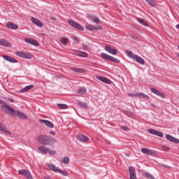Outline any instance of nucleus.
Wrapping results in <instances>:
<instances>
[{
	"label": "nucleus",
	"instance_id": "54",
	"mask_svg": "<svg viewBox=\"0 0 179 179\" xmlns=\"http://www.w3.org/2000/svg\"><path fill=\"white\" fill-rule=\"evenodd\" d=\"M166 149L168 150H170V148H169V147H166Z\"/></svg>",
	"mask_w": 179,
	"mask_h": 179
},
{
	"label": "nucleus",
	"instance_id": "23",
	"mask_svg": "<svg viewBox=\"0 0 179 179\" xmlns=\"http://www.w3.org/2000/svg\"><path fill=\"white\" fill-rule=\"evenodd\" d=\"M141 151L142 153H143V155H153V153H155L153 150H149L148 148H141Z\"/></svg>",
	"mask_w": 179,
	"mask_h": 179
},
{
	"label": "nucleus",
	"instance_id": "25",
	"mask_svg": "<svg viewBox=\"0 0 179 179\" xmlns=\"http://www.w3.org/2000/svg\"><path fill=\"white\" fill-rule=\"evenodd\" d=\"M33 87H34V85H27L25 87L20 90V93H25V92L30 90V89H33Z\"/></svg>",
	"mask_w": 179,
	"mask_h": 179
},
{
	"label": "nucleus",
	"instance_id": "7",
	"mask_svg": "<svg viewBox=\"0 0 179 179\" xmlns=\"http://www.w3.org/2000/svg\"><path fill=\"white\" fill-rule=\"evenodd\" d=\"M96 78L98 79V80H100V82L106 83V85H111L113 83V81L106 77L96 76Z\"/></svg>",
	"mask_w": 179,
	"mask_h": 179
},
{
	"label": "nucleus",
	"instance_id": "20",
	"mask_svg": "<svg viewBox=\"0 0 179 179\" xmlns=\"http://www.w3.org/2000/svg\"><path fill=\"white\" fill-rule=\"evenodd\" d=\"M31 20L32 23H34V24H36V26H38V27H43V22H41V21H40L36 17H31Z\"/></svg>",
	"mask_w": 179,
	"mask_h": 179
},
{
	"label": "nucleus",
	"instance_id": "59",
	"mask_svg": "<svg viewBox=\"0 0 179 179\" xmlns=\"http://www.w3.org/2000/svg\"><path fill=\"white\" fill-rule=\"evenodd\" d=\"M178 131H179V129H178Z\"/></svg>",
	"mask_w": 179,
	"mask_h": 179
},
{
	"label": "nucleus",
	"instance_id": "16",
	"mask_svg": "<svg viewBox=\"0 0 179 179\" xmlns=\"http://www.w3.org/2000/svg\"><path fill=\"white\" fill-rule=\"evenodd\" d=\"M24 41L28 43V44H31V45H36V47L38 45V42L36 39L27 38H24Z\"/></svg>",
	"mask_w": 179,
	"mask_h": 179
},
{
	"label": "nucleus",
	"instance_id": "15",
	"mask_svg": "<svg viewBox=\"0 0 179 179\" xmlns=\"http://www.w3.org/2000/svg\"><path fill=\"white\" fill-rule=\"evenodd\" d=\"M39 122L41 124H44V125H46V127L48 128H54V124H52V122H50L49 120L41 119Z\"/></svg>",
	"mask_w": 179,
	"mask_h": 179
},
{
	"label": "nucleus",
	"instance_id": "19",
	"mask_svg": "<svg viewBox=\"0 0 179 179\" xmlns=\"http://www.w3.org/2000/svg\"><path fill=\"white\" fill-rule=\"evenodd\" d=\"M105 50L110 54H112V55H117V50L113 49V48H111L110 46H105Z\"/></svg>",
	"mask_w": 179,
	"mask_h": 179
},
{
	"label": "nucleus",
	"instance_id": "58",
	"mask_svg": "<svg viewBox=\"0 0 179 179\" xmlns=\"http://www.w3.org/2000/svg\"><path fill=\"white\" fill-rule=\"evenodd\" d=\"M178 48L179 49V45L178 46Z\"/></svg>",
	"mask_w": 179,
	"mask_h": 179
},
{
	"label": "nucleus",
	"instance_id": "49",
	"mask_svg": "<svg viewBox=\"0 0 179 179\" xmlns=\"http://www.w3.org/2000/svg\"><path fill=\"white\" fill-rule=\"evenodd\" d=\"M43 178L44 179H54V178H51L50 176H44Z\"/></svg>",
	"mask_w": 179,
	"mask_h": 179
},
{
	"label": "nucleus",
	"instance_id": "3",
	"mask_svg": "<svg viewBox=\"0 0 179 179\" xmlns=\"http://www.w3.org/2000/svg\"><path fill=\"white\" fill-rule=\"evenodd\" d=\"M101 57L102 59H105L106 61H110V62H115L116 64H120V59H116L115 57L113 56H110L109 55H107L104 52L101 53Z\"/></svg>",
	"mask_w": 179,
	"mask_h": 179
},
{
	"label": "nucleus",
	"instance_id": "43",
	"mask_svg": "<svg viewBox=\"0 0 179 179\" xmlns=\"http://www.w3.org/2000/svg\"><path fill=\"white\" fill-rule=\"evenodd\" d=\"M151 6H156V3H155V1H153L152 0H150V2H148Z\"/></svg>",
	"mask_w": 179,
	"mask_h": 179
},
{
	"label": "nucleus",
	"instance_id": "35",
	"mask_svg": "<svg viewBox=\"0 0 179 179\" xmlns=\"http://www.w3.org/2000/svg\"><path fill=\"white\" fill-rule=\"evenodd\" d=\"M144 176H145V178L155 179V176H153V175H152L149 172H145L144 173Z\"/></svg>",
	"mask_w": 179,
	"mask_h": 179
},
{
	"label": "nucleus",
	"instance_id": "42",
	"mask_svg": "<svg viewBox=\"0 0 179 179\" xmlns=\"http://www.w3.org/2000/svg\"><path fill=\"white\" fill-rule=\"evenodd\" d=\"M72 40H73L75 43H79V38L77 36H73Z\"/></svg>",
	"mask_w": 179,
	"mask_h": 179
},
{
	"label": "nucleus",
	"instance_id": "9",
	"mask_svg": "<svg viewBox=\"0 0 179 179\" xmlns=\"http://www.w3.org/2000/svg\"><path fill=\"white\" fill-rule=\"evenodd\" d=\"M13 117H18V118H20L21 120H27V116L23 114L20 110H15Z\"/></svg>",
	"mask_w": 179,
	"mask_h": 179
},
{
	"label": "nucleus",
	"instance_id": "18",
	"mask_svg": "<svg viewBox=\"0 0 179 179\" xmlns=\"http://www.w3.org/2000/svg\"><path fill=\"white\" fill-rule=\"evenodd\" d=\"M166 136L167 141H169V142H173V143H179L178 138H176V137H173L170 134H167Z\"/></svg>",
	"mask_w": 179,
	"mask_h": 179
},
{
	"label": "nucleus",
	"instance_id": "6",
	"mask_svg": "<svg viewBox=\"0 0 179 179\" xmlns=\"http://www.w3.org/2000/svg\"><path fill=\"white\" fill-rule=\"evenodd\" d=\"M18 174H20V176H24L27 179H33L31 173H30L28 170L21 169L18 171Z\"/></svg>",
	"mask_w": 179,
	"mask_h": 179
},
{
	"label": "nucleus",
	"instance_id": "39",
	"mask_svg": "<svg viewBox=\"0 0 179 179\" xmlns=\"http://www.w3.org/2000/svg\"><path fill=\"white\" fill-rule=\"evenodd\" d=\"M59 173H60V174H62V176H64L65 177H66V176H68V172L66 171H62L59 169Z\"/></svg>",
	"mask_w": 179,
	"mask_h": 179
},
{
	"label": "nucleus",
	"instance_id": "10",
	"mask_svg": "<svg viewBox=\"0 0 179 179\" xmlns=\"http://www.w3.org/2000/svg\"><path fill=\"white\" fill-rule=\"evenodd\" d=\"M149 134H151L152 135H156V136H159V138H163V133L161 131H159L157 130L153 129H148Z\"/></svg>",
	"mask_w": 179,
	"mask_h": 179
},
{
	"label": "nucleus",
	"instance_id": "57",
	"mask_svg": "<svg viewBox=\"0 0 179 179\" xmlns=\"http://www.w3.org/2000/svg\"><path fill=\"white\" fill-rule=\"evenodd\" d=\"M178 58H179V54L178 55Z\"/></svg>",
	"mask_w": 179,
	"mask_h": 179
},
{
	"label": "nucleus",
	"instance_id": "33",
	"mask_svg": "<svg viewBox=\"0 0 179 179\" xmlns=\"http://www.w3.org/2000/svg\"><path fill=\"white\" fill-rule=\"evenodd\" d=\"M137 21L138 22V23H140L141 24H142L143 26H148V22H146V20H145L144 19L142 18H138Z\"/></svg>",
	"mask_w": 179,
	"mask_h": 179
},
{
	"label": "nucleus",
	"instance_id": "5",
	"mask_svg": "<svg viewBox=\"0 0 179 179\" xmlns=\"http://www.w3.org/2000/svg\"><path fill=\"white\" fill-rule=\"evenodd\" d=\"M68 24L71 26V27H73L74 29H76L77 30H80L81 31H83L85 30V28L82 27L79 23L72 20H68Z\"/></svg>",
	"mask_w": 179,
	"mask_h": 179
},
{
	"label": "nucleus",
	"instance_id": "53",
	"mask_svg": "<svg viewBox=\"0 0 179 179\" xmlns=\"http://www.w3.org/2000/svg\"><path fill=\"white\" fill-rule=\"evenodd\" d=\"M176 29H179V24L176 25Z\"/></svg>",
	"mask_w": 179,
	"mask_h": 179
},
{
	"label": "nucleus",
	"instance_id": "12",
	"mask_svg": "<svg viewBox=\"0 0 179 179\" xmlns=\"http://www.w3.org/2000/svg\"><path fill=\"white\" fill-rule=\"evenodd\" d=\"M73 52L75 55L78 57H82L83 58H87V52H82L79 50H73Z\"/></svg>",
	"mask_w": 179,
	"mask_h": 179
},
{
	"label": "nucleus",
	"instance_id": "47",
	"mask_svg": "<svg viewBox=\"0 0 179 179\" xmlns=\"http://www.w3.org/2000/svg\"><path fill=\"white\" fill-rule=\"evenodd\" d=\"M122 129L123 131H128V128H127L126 126H122Z\"/></svg>",
	"mask_w": 179,
	"mask_h": 179
},
{
	"label": "nucleus",
	"instance_id": "51",
	"mask_svg": "<svg viewBox=\"0 0 179 179\" xmlns=\"http://www.w3.org/2000/svg\"><path fill=\"white\" fill-rule=\"evenodd\" d=\"M162 166H163V167H166L167 169H170V166L167 165L162 164Z\"/></svg>",
	"mask_w": 179,
	"mask_h": 179
},
{
	"label": "nucleus",
	"instance_id": "55",
	"mask_svg": "<svg viewBox=\"0 0 179 179\" xmlns=\"http://www.w3.org/2000/svg\"><path fill=\"white\" fill-rule=\"evenodd\" d=\"M151 106H152L153 107H155V104H153V103H151Z\"/></svg>",
	"mask_w": 179,
	"mask_h": 179
},
{
	"label": "nucleus",
	"instance_id": "22",
	"mask_svg": "<svg viewBox=\"0 0 179 179\" xmlns=\"http://www.w3.org/2000/svg\"><path fill=\"white\" fill-rule=\"evenodd\" d=\"M71 70L73 72H76L77 73H85L86 72L85 69H79L76 67L71 68Z\"/></svg>",
	"mask_w": 179,
	"mask_h": 179
},
{
	"label": "nucleus",
	"instance_id": "8",
	"mask_svg": "<svg viewBox=\"0 0 179 179\" xmlns=\"http://www.w3.org/2000/svg\"><path fill=\"white\" fill-rule=\"evenodd\" d=\"M150 90L152 92L154 93V94H156L157 96H159V97H161V99H166V95L163 94V92L159 91L155 87L150 88Z\"/></svg>",
	"mask_w": 179,
	"mask_h": 179
},
{
	"label": "nucleus",
	"instance_id": "41",
	"mask_svg": "<svg viewBox=\"0 0 179 179\" xmlns=\"http://www.w3.org/2000/svg\"><path fill=\"white\" fill-rule=\"evenodd\" d=\"M49 155H51L52 156L55 155V153H57V152H55V150H48V151Z\"/></svg>",
	"mask_w": 179,
	"mask_h": 179
},
{
	"label": "nucleus",
	"instance_id": "31",
	"mask_svg": "<svg viewBox=\"0 0 179 179\" xmlns=\"http://www.w3.org/2000/svg\"><path fill=\"white\" fill-rule=\"evenodd\" d=\"M59 41L61 44H63V45H66L68 44V38L65 37H61Z\"/></svg>",
	"mask_w": 179,
	"mask_h": 179
},
{
	"label": "nucleus",
	"instance_id": "27",
	"mask_svg": "<svg viewBox=\"0 0 179 179\" xmlns=\"http://www.w3.org/2000/svg\"><path fill=\"white\" fill-rule=\"evenodd\" d=\"M100 29H101V27H94V26L90 25V24H88L86 26L87 30H100Z\"/></svg>",
	"mask_w": 179,
	"mask_h": 179
},
{
	"label": "nucleus",
	"instance_id": "32",
	"mask_svg": "<svg viewBox=\"0 0 179 179\" xmlns=\"http://www.w3.org/2000/svg\"><path fill=\"white\" fill-rule=\"evenodd\" d=\"M48 167L52 170V171H59V169L57 168V166L52 164H50L48 165Z\"/></svg>",
	"mask_w": 179,
	"mask_h": 179
},
{
	"label": "nucleus",
	"instance_id": "56",
	"mask_svg": "<svg viewBox=\"0 0 179 179\" xmlns=\"http://www.w3.org/2000/svg\"><path fill=\"white\" fill-rule=\"evenodd\" d=\"M145 1H146V2H150V0H145Z\"/></svg>",
	"mask_w": 179,
	"mask_h": 179
},
{
	"label": "nucleus",
	"instance_id": "34",
	"mask_svg": "<svg viewBox=\"0 0 179 179\" xmlns=\"http://www.w3.org/2000/svg\"><path fill=\"white\" fill-rule=\"evenodd\" d=\"M77 93L78 94H86V88L85 87H80L78 90Z\"/></svg>",
	"mask_w": 179,
	"mask_h": 179
},
{
	"label": "nucleus",
	"instance_id": "45",
	"mask_svg": "<svg viewBox=\"0 0 179 179\" xmlns=\"http://www.w3.org/2000/svg\"><path fill=\"white\" fill-rule=\"evenodd\" d=\"M0 104H2L1 106H6L7 103L3 100L0 99Z\"/></svg>",
	"mask_w": 179,
	"mask_h": 179
},
{
	"label": "nucleus",
	"instance_id": "17",
	"mask_svg": "<svg viewBox=\"0 0 179 179\" xmlns=\"http://www.w3.org/2000/svg\"><path fill=\"white\" fill-rule=\"evenodd\" d=\"M3 59H6V61H8V62H11L13 64H17V60L15 58L10 57L8 55H3Z\"/></svg>",
	"mask_w": 179,
	"mask_h": 179
},
{
	"label": "nucleus",
	"instance_id": "44",
	"mask_svg": "<svg viewBox=\"0 0 179 179\" xmlns=\"http://www.w3.org/2000/svg\"><path fill=\"white\" fill-rule=\"evenodd\" d=\"M136 93H131L129 94V96H131V97H138V95H136Z\"/></svg>",
	"mask_w": 179,
	"mask_h": 179
},
{
	"label": "nucleus",
	"instance_id": "30",
	"mask_svg": "<svg viewBox=\"0 0 179 179\" xmlns=\"http://www.w3.org/2000/svg\"><path fill=\"white\" fill-rule=\"evenodd\" d=\"M136 96H137V97H142L143 99H149V96L145 94L143 92H140V93H136Z\"/></svg>",
	"mask_w": 179,
	"mask_h": 179
},
{
	"label": "nucleus",
	"instance_id": "11",
	"mask_svg": "<svg viewBox=\"0 0 179 179\" xmlns=\"http://www.w3.org/2000/svg\"><path fill=\"white\" fill-rule=\"evenodd\" d=\"M130 179H136V171H135V168L133 166L129 167Z\"/></svg>",
	"mask_w": 179,
	"mask_h": 179
},
{
	"label": "nucleus",
	"instance_id": "52",
	"mask_svg": "<svg viewBox=\"0 0 179 179\" xmlns=\"http://www.w3.org/2000/svg\"><path fill=\"white\" fill-rule=\"evenodd\" d=\"M51 20L53 21H55V20H57V18H55V17H51Z\"/></svg>",
	"mask_w": 179,
	"mask_h": 179
},
{
	"label": "nucleus",
	"instance_id": "38",
	"mask_svg": "<svg viewBox=\"0 0 179 179\" xmlns=\"http://www.w3.org/2000/svg\"><path fill=\"white\" fill-rule=\"evenodd\" d=\"M61 163H63V164H68V163H69V157H64L63 160L61 161Z\"/></svg>",
	"mask_w": 179,
	"mask_h": 179
},
{
	"label": "nucleus",
	"instance_id": "28",
	"mask_svg": "<svg viewBox=\"0 0 179 179\" xmlns=\"http://www.w3.org/2000/svg\"><path fill=\"white\" fill-rule=\"evenodd\" d=\"M38 150L43 153H48V150H50V149L47 148L44 145H41L38 147Z\"/></svg>",
	"mask_w": 179,
	"mask_h": 179
},
{
	"label": "nucleus",
	"instance_id": "26",
	"mask_svg": "<svg viewBox=\"0 0 179 179\" xmlns=\"http://www.w3.org/2000/svg\"><path fill=\"white\" fill-rule=\"evenodd\" d=\"M0 45H2L3 47H9L10 43L5 41V39H0Z\"/></svg>",
	"mask_w": 179,
	"mask_h": 179
},
{
	"label": "nucleus",
	"instance_id": "24",
	"mask_svg": "<svg viewBox=\"0 0 179 179\" xmlns=\"http://www.w3.org/2000/svg\"><path fill=\"white\" fill-rule=\"evenodd\" d=\"M0 131H3V132H6V134H9L10 135V131H8V128L5 126V124L0 123Z\"/></svg>",
	"mask_w": 179,
	"mask_h": 179
},
{
	"label": "nucleus",
	"instance_id": "50",
	"mask_svg": "<svg viewBox=\"0 0 179 179\" xmlns=\"http://www.w3.org/2000/svg\"><path fill=\"white\" fill-rule=\"evenodd\" d=\"M50 135H55V131H50Z\"/></svg>",
	"mask_w": 179,
	"mask_h": 179
},
{
	"label": "nucleus",
	"instance_id": "14",
	"mask_svg": "<svg viewBox=\"0 0 179 179\" xmlns=\"http://www.w3.org/2000/svg\"><path fill=\"white\" fill-rule=\"evenodd\" d=\"M6 27H7V29H10L11 30H17V29H19V26H17V24H13L12 22H8Z\"/></svg>",
	"mask_w": 179,
	"mask_h": 179
},
{
	"label": "nucleus",
	"instance_id": "36",
	"mask_svg": "<svg viewBox=\"0 0 179 179\" xmlns=\"http://www.w3.org/2000/svg\"><path fill=\"white\" fill-rule=\"evenodd\" d=\"M126 54L127 56H129V58H132L133 59H134L135 55H134V53H132L131 51L127 50Z\"/></svg>",
	"mask_w": 179,
	"mask_h": 179
},
{
	"label": "nucleus",
	"instance_id": "21",
	"mask_svg": "<svg viewBox=\"0 0 179 179\" xmlns=\"http://www.w3.org/2000/svg\"><path fill=\"white\" fill-rule=\"evenodd\" d=\"M134 59L135 61H136V62H138V64H141V65H145V60H143V59H142V57H141L138 55H135Z\"/></svg>",
	"mask_w": 179,
	"mask_h": 179
},
{
	"label": "nucleus",
	"instance_id": "48",
	"mask_svg": "<svg viewBox=\"0 0 179 179\" xmlns=\"http://www.w3.org/2000/svg\"><path fill=\"white\" fill-rule=\"evenodd\" d=\"M83 50H87L88 47L86 45H83Z\"/></svg>",
	"mask_w": 179,
	"mask_h": 179
},
{
	"label": "nucleus",
	"instance_id": "37",
	"mask_svg": "<svg viewBox=\"0 0 179 179\" xmlns=\"http://www.w3.org/2000/svg\"><path fill=\"white\" fill-rule=\"evenodd\" d=\"M57 106L59 108H62V110H65V108H68V105L64 103H58Z\"/></svg>",
	"mask_w": 179,
	"mask_h": 179
},
{
	"label": "nucleus",
	"instance_id": "29",
	"mask_svg": "<svg viewBox=\"0 0 179 179\" xmlns=\"http://www.w3.org/2000/svg\"><path fill=\"white\" fill-rule=\"evenodd\" d=\"M77 105L79 106V107H82L83 108H89L87 103L85 102L78 101Z\"/></svg>",
	"mask_w": 179,
	"mask_h": 179
},
{
	"label": "nucleus",
	"instance_id": "4",
	"mask_svg": "<svg viewBox=\"0 0 179 179\" xmlns=\"http://www.w3.org/2000/svg\"><path fill=\"white\" fill-rule=\"evenodd\" d=\"M15 55L20 57V58H24L25 59H31L33 58V55L27 52H16Z\"/></svg>",
	"mask_w": 179,
	"mask_h": 179
},
{
	"label": "nucleus",
	"instance_id": "2",
	"mask_svg": "<svg viewBox=\"0 0 179 179\" xmlns=\"http://www.w3.org/2000/svg\"><path fill=\"white\" fill-rule=\"evenodd\" d=\"M0 110L1 111H2V113H4L5 114H7L8 115H10V117H13L16 111V110L13 109V108H12L8 104L1 106L0 107Z\"/></svg>",
	"mask_w": 179,
	"mask_h": 179
},
{
	"label": "nucleus",
	"instance_id": "1",
	"mask_svg": "<svg viewBox=\"0 0 179 179\" xmlns=\"http://www.w3.org/2000/svg\"><path fill=\"white\" fill-rule=\"evenodd\" d=\"M38 142L41 145H54V143H57V139L51 137L50 136L47 135H42L38 137L37 138Z\"/></svg>",
	"mask_w": 179,
	"mask_h": 179
},
{
	"label": "nucleus",
	"instance_id": "46",
	"mask_svg": "<svg viewBox=\"0 0 179 179\" xmlns=\"http://www.w3.org/2000/svg\"><path fill=\"white\" fill-rule=\"evenodd\" d=\"M8 101H9L10 103H13L15 101V99H13L12 98H8Z\"/></svg>",
	"mask_w": 179,
	"mask_h": 179
},
{
	"label": "nucleus",
	"instance_id": "13",
	"mask_svg": "<svg viewBox=\"0 0 179 179\" xmlns=\"http://www.w3.org/2000/svg\"><path fill=\"white\" fill-rule=\"evenodd\" d=\"M77 139L80 142H83V143L89 142V141H90L88 137L85 136V135H83V134H78L77 135Z\"/></svg>",
	"mask_w": 179,
	"mask_h": 179
},
{
	"label": "nucleus",
	"instance_id": "40",
	"mask_svg": "<svg viewBox=\"0 0 179 179\" xmlns=\"http://www.w3.org/2000/svg\"><path fill=\"white\" fill-rule=\"evenodd\" d=\"M94 23H96V24H100L101 22L99 20V18L94 17L93 20Z\"/></svg>",
	"mask_w": 179,
	"mask_h": 179
}]
</instances>
